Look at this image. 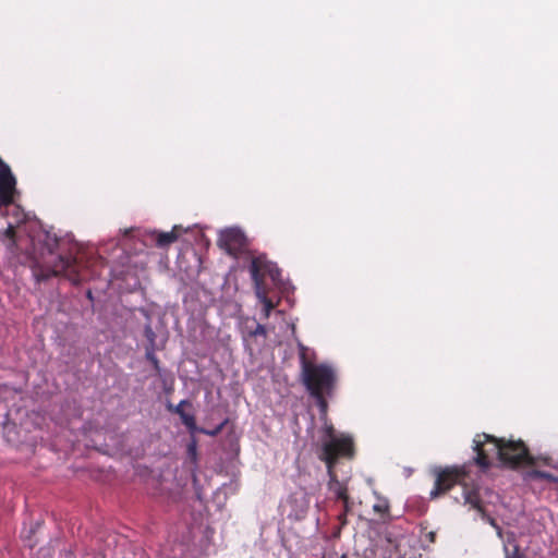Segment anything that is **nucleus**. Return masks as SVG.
<instances>
[{
  "label": "nucleus",
  "instance_id": "5",
  "mask_svg": "<svg viewBox=\"0 0 558 558\" xmlns=\"http://www.w3.org/2000/svg\"><path fill=\"white\" fill-rule=\"evenodd\" d=\"M499 461L517 469L521 465H534L535 458L530 453L526 445L521 440L501 438V448H499Z\"/></svg>",
  "mask_w": 558,
  "mask_h": 558
},
{
  "label": "nucleus",
  "instance_id": "14",
  "mask_svg": "<svg viewBox=\"0 0 558 558\" xmlns=\"http://www.w3.org/2000/svg\"><path fill=\"white\" fill-rule=\"evenodd\" d=\"M337 486L338 487L336 489V496L338 499L342 500L344 504V507H347L348 500H349L348 490L345 487H343L339 483H337Z\"/></svg>",
  "mask_w": 558,
  "mask_h": 558
},
{
  "label": "nucleus",
  "instance_id": "2",
  "mask_svg": "<svg viewBox=\"0 0 558 558\" xmlns=\"http://www.w3.org/2000/svg\"><path fill=\"white\" fill-rule=\"evenodd\" d=\"M301 381L306 391L313 397L322 411L327 410V397H331L337 385V374L332 366L326 363L303 362Z\"/></svg>",
  "mask_w": 558,
  "mask_h": 558
},
{
  "label": "nucleus",
  "instance_id": "1",
  "mask_svg": "<svg viewBox=\"0 0 558 558\" xmlns=\"http://www.w3.org/2000/svg\"><path fill=\"white\" fill-rule=\"evenodd\" d=\"M59 239L56 235L46 234L45 246L47 254L43 255V260H36L34 275L38 281H44L50 277L64 276L73 284H80L90 280L95 271L89 269L87 264L77 256H65L58 252Z\"/></svg>",
  "mask_w": 558,
  "mask_h": 558
},
{
  "label": "nucleus",
  "instance_id": "10",
  "mask_svg": "<svg viewBox=\"0 0 558 558\" xmlns=\"http://www.w3.org/2000/svg\"><path fill=\"white\" fill-rule=\"evenodd\" d=\"M181 228L179 226H174L170 232H156L155 241L158 247H167L170 244L174 243L180 233Z\"/></svg>",
  "mask_w": 558,
  "mask_h": 558
},
{
  "label": "nucleus",
  "instance_id": "13",
  "mask_svg": "<svg viewBox=\"0 0 558 558\" xmlns=\"http://www.w3.org/2000/svg\"><path fill=\"white\" fill-rule=\"evenodd\" d=\"M146 359L151 362V364L154 365V368L157 371V372H160V366H159V360L157 359V356L155 355V351H154V348H147L146 349Z\"/></svg>",
  "mask_w": 558,
  "mask_h": 558
},
{
  "label": "nucleus",
  "instance_id": "9",
  "mask_svg": "<svg viewBox=\"0 0 558 558\" xmlns=\"http://www.w3.org/2000/svg\"><path fill=\"white\" fill-rule=\"evenodd\" d=\"M184 407H192L189 400H181L179 404L173 405L172 403L167 404V410L171 413L178 414L184 424V426L191 432L194 433L197 429L196 420L194 414L187 413L184 410Z\"/></svg>",
  "mask_w": 558,
  "mask_h": 558
},
{
  "label": "nucleus",
  "instance_id": "11",
  "mask_svg": "<svg viewBox=\"0 0 558 558\" xmlns=\"http://www.w3.org/2000/svg\"><path fill=\"white\" fill-rule=\"evenodd\" d=\"M298 347H299V357H300L301 372H303V362L315 363L314 360H315L316 355H315L314 351H311L303 343H299Z\"/></svg>",
  "mask_w": 558,
  "mask_h": 558
},
{
  "label": "nucleus",
  "instance_id": "19",
  "mask_svg": "<svg viewBox=\"0 0 558 558\" xmlns=\"http://www.w3.org/2000/svg\"><path fill=\"white\" fill-rule=\"evenodd\" d=\"M506 553H507L506 558H523L522 555L519 553V548L518 547L514 548V550H513V553L511 555H509L507 548H506Z\"/></svg>",
  "mask_w": 558,
  "mask_h": 558
},
{
  "label": "nucleus",
  "instance_id": "18",
  "mask_svg": "<svg viewBox=\"0 0 558 558\" xmlns=\"http://www.w3.org/2000/svg\"><path fill=\"white\" fill-rule=\"evenodd\" d=\"M222 427H223V424L219 425L215 430H211V432H207V430H205L203 428L199 429V432L204 433V434H207V435H210V436H216L218 433L221 432Z\"/></svg>",
  "mask_w": 558,
  "mask_h": 558
},
{
  "label": "nucleus",
  "instance_id": "4",
  "mask_svg": "<svg viewBox=\"0 0 558 558\" xmlns=\"http://www.w3.org/2000/svg\"><path fill=\"white\" fill-rule=\"evenodd\" d=\"M271 263L266 260L263 256L254 257L251 262L250 272L254 283L255 294L263 304L264 318H268L270 312L275 308L276 304L267 295V288L265 284V276L271 275Z\"/></svg>",
  "mask_w": 558,
  "mask_h": 558
},
{
  "label": "nucleus",
  "instance_id": "8",
  "mask_svg": "<svg viewBox=\"0 0 558 558\" xmlns=\"http://www.w3.org/2000/svg\"><path fill=\"white\" fill-rule=\"evenodd\" d=\"M218 244L229 255L236 257L246 250L247 241L240 229L229 228L220 232Z\"/></svg>",
  "mask_w": 558,
  "mask_h": 558
},
{
  "label": "nucleus",
  "instance_id": "22",
  "mask_svg": "<svg viewBox=\"0 0 558 558\" xmlns=\"http://www.w3.org/2000/svg\"><path fill=\"white\" fill-rule=\"evenodd\" d=\"M429 537H430V539H432V541H434L435 533H434V532H430V533H429Z\"/></svg>",
  "mask_w": 558,
  "mask_h": 558
},
{
  "label": "nucleus",
  "instance_id": "12",
  "mask_svg": "<svg viewBox=\"0 0 558 558\" xmlns=\"http://www.w3.org/2000/svg\"><path fill=\"white\" fill-rule=\"evenodd\" d=\"M465 501L470 504L474 509H481V500L476 493L469 492L465 495Z\"/></svg>",
  "mask_w": 558,
  "mask_h": 558
},
{
  "label": "nucleus",
  "instance_id": "3",
  "mask_svg": "<svg viewBox=\"0 0 558 558\" xmlns=\"http://www.w3.org/2000/svg\"><path fill=\"white\" fill-rule=\"evenodd\" d=\"M326 440L323 442L319 459L326 463L328 473L333 475V468L341 458L351 459L354 454L353 439L348 435H337L332 425L325 428Z\"/></svg>",
  "mask_w": 558,
  "mask_h": 558
},
{
  "label": "nucleus",
  "instance_id": "23",
  "mask_svg": "<svg viewBox=\"0 0 558 558\" xmlns=\"http://www.w3.org/2000/svg\"><path fill=\"white\" fill-rule=\"evenodd\" d=\"M87 298H88V299H92V291H88V292H87Z\"/></svg>",
  "mask_w": 558,
  "mask_h": 558
},
{
  "label": "nucleus",
  "instance_id": "21",
  "mask_svg": "<svg viewBox=\"0 0 558 558\" xmlns=\"http://www.w3.org/2000/svg\"><path fill=\"white\" fill-rule=\"evenodd\" d=\"M190 451H192L193 453H195V446H194V445H192V446L190 447Z\"/></svg>",
  "mask_w": 558,
  "mask_h": 558
},
{
  "label": "nucleus",
  "instance_id": "20",
  "mask_svg": "<svg viewBox=\"0 0 558 558\" xmlns=\"http://www.w3.org/2000/svg\"><path fill=\"white\" fill-rule=\"evenodd\" d=\"M365 558H376V553L374 549H368L365 551Z\"/></svg>",
  "mask_w": 558,
  "mask_h": 558
},
{
  "label": "nucleus",
  "instance_id": "6",
  "mask_svg": "<svg viewBox=\"0 0 558 558\" xmlns=\"http://www.w3.org/2000/svg\"><path fill=\"white\" fill-rule=\"evenodd\" d=\"M499 448H501V438L486 433L476 434L473 439V450L476 453L474 457L475 464L482 470L489 469L494 457L499 460Z\"/></svg>",
  "mask_w": 558,
  "mask_h": 558
},
{
  "label": "nucleus",
  "instance_id": "16",
  "mask_svg": "<svg viewBox=\"0 0 558 558\" xmlns=\"http://www.w3.org/2000/svg\"><path fill=\"white\" fill-rule=\"evenodd\" d=\"M15 234H16L15 229H14V227H13V226H11V225H10V226L7 228V230L4 231V235H5V238H8L9 240H11V241L13 242V244H15Z\"/></svg>",
  "mask_w": 558,
  "mask_h": 558
},
{
  "label": "nucleus",
  "instance_id": "15",
  "mask_svg": "<svg viewBox=\"0 0 558 558\" xmlns=\"http://www.w3.org/2000/svg\"><path fill=\"white\" fill-rule=\"evenodd\" d=\"M248 335L251 337H257V336L266 337L267 330L264 325L257 323L255 328L248 331Z\"/></svg>",
  "mask_w": 558,
  "mask_h": 558
},
{
  "label": "nucleus",
  "instance_id": "7",
  "mask_svg": "<svg viewBox=\"0 0 558 558\" xmlns=\"http://www.w3.org/2000/svg\"><path fill=\"white\" fill-rule=\"evenodd\" d=\"M466 475L465 466L446 468L437 473L434 488L430 490V498L448 492L452 486L460 483Z\"/></svg>",
  "mask_w": 558,
  "mask_h": 558
},
{
  "label": "nucleus",
  "instance_id": "17",
  "mask_svg": "<svg viewBox=\"0 0 558 558\" xmlns=\"http://www.w3.org/2000/svg\"><path fill=\"white\" fill-rule=\"evenodd\" d=\"M145 335H146L147 339L150 342V347L149 348H154L155 332L153 331V329L149 326L146 327Z\"/></svg>",
  "mask_w": 558,
  "mask_h": 558
}]
</instances>
